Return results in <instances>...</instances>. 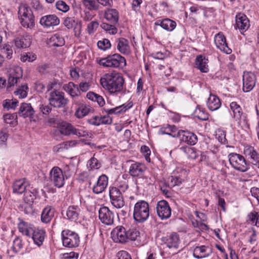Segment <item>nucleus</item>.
<instances>
[{"label":"nucleus","mask_w":259,"mask_h":259,"mask_svg":"<svg viewBox=\"0 0 259 259\" xmlns=\"http://www.w3.org/2000/svg\"><path fill=\"white\" fill-rule=\"evenodd\" d=\"M102 87L112 96H117L123 93L124 79L122 75L115 71L104 74L100 78Z\"/></svg>","instance_id":"nucleus-1"},{"label":"nucleus","mask_w":259,"mask_h":259,"mask_svg":"<svg viewBox=\"0 0 259 259\" xmlns=\"http://www.w3.org/2000/svg\"><path fill=\"white\" fill-rule=\"evenodd\" d=\"M140 232L135 229H127L122 226H118L111 233L112 240L116 243H125L129 241L136 240Z\"/></svg>","instance_id":"nucleus-2"},{"label":"nucleus","mask_w":259,"mask_h":259,"mask_svg":"<svg viewBox=\"0 0 259 259\" xmlns=\"http://www.w3.org/2000/svg\"><path fill=\"white\" fill-rule=\"evenodd\" d=\"M98 63L104 67L113 68H123L126 64L125 58L117 53L100 59Z\"/></svg>","instance_id":"nucleus-3"},{"label":"nucleus","mask_w":259,"mask_h":259,"mask_svg":"<svg viewBox=\"0 0 259 259\" xmlns=\"http://www.w3.org/2000/svg\"><path fill=\"white\" fill-rule=\"evenodd\" d=\"M134 219L139 223L146 221L149 216V204L144 200L138 201L134 206Z\"/></svg>","instance_id":"nucleus-4"},{"label":"nucleus","mask_w":259,"mask_h":259,"mask_svg":"<svg viewBox=\"0 0 259 259\" xmlns=\"http://www.w3.org/2000/svg\"><path fill=\"white\" fill-rule=\"evenodd\" d=\"M228 159L232 167L236 170L245 172L249 168V164L242 155L231 153L228 155Z\"/></svg>","instance_id":"nucleus-5"},{"label":"nucleus","mask_w":259,"mask_h":259,"mask_svg":"<svg viewBox=\"0 0 259 259\" xmlns=\"http://www.w3.org/2000/svg\"><path fill=\"white\" fill-rule=\"evenodd\" d=\"M62 243L64 246L69 248L77 247L79 244V235L76 232L68 229L61 232Z\"/></svg>","instance_id":"nucleus-6"},{"label":"nucleus","mask_w":259,"mask_h":259,"mask_svg":"<svg viewBox=\"0 0 259 259\" xmlns=\"http://www.w3.org/2000/svg\"><path fill=\"white\" fill-rule=\"evenodd\" d=\"M49 101L51 106L57 108H65L69 102L68 99L65 97L64 93L57 90L50 93Z\"/></svg>","instance_id":"nucleus-7"},{"label":"nucleus","mask_w":259,"mask_h":259,"mask_svg":"<svg viewBox=\"0 0 259 259\" xmlns=\"http://www.w3.org/2000/svg\"><path fill=\"white\" fill-rule=\"evenodd\" d=\"M146 169L147 167L144 164L135 162L130 165L128 172L132 177L145 179L146 183H150V178L145 175Z\"/></svg>","instance_id":"nucleus-8"},{"label":"nucleus","mask_w":259,"mask_h":259,"mask_svg":"<svg viewBox=\"0 0 259 259\" xmlns=\"http://www.w3.org/2000/svg\"><path fill=\"white\" fill-rule=\"evenodd\" d=\"M49 175L50 181L55 187L60 188L64 185L66 179L61 168L54 166L50 170Z\"/></svg>","instance_id":"nucleus-9"},{"label":"nucleus","mask_w":259,"mask_h":259,"mask_svg":"<svg viewBox=\"0 0 259 259\" xmlns=\"http://www.w3.org/2000/svg\"><path fill=\"white\" fill-rule=\"evenodd\" d=\"M110 202L112 205L116 208H121L124 205V201L122 193L119 189L115 187L109 189Z\"/></svg>","instance_id":"nucleus-10"},{"label":"nucleus","mask_w":259,"mask_h":259,"mask_svg":"<svg viewBox=\"0 0 259 259\" xmlns=\"http://www.w3.org/2000/svg\"><path fill=\"white\" fill-rule=\"evenodd\" d=\"M99 218L102 223L107 226L114 224L115 214L108 207L102 206L98 211Z\"/></svg>","instance_id":"nucleus-11"},{"label":"nucleus","mask_w":259,"mask_h":259,"mask_svg":"<svg viewBox=\"0 0 259 259\" xmlns=\"http://www.w3.org/2000/svg\"><path fill=\"white\" fill-rule=\"evenodd\" d=\"M23 71L19 66H14L10 70L9 77L8 80L7 90L11 91V88L16 84L22 78Z\"/></svg>","instance_id":"nucleus-12"},{"label":"nucleus","mask_w":259,"mask_h":259,"mask_svg":"<svg viewBox=\"0 0 259 259\" xmlns=\"http://www.w3.org/2000/svg\"><path fill=\"white\" fill-rule=\"evenodd\" d=\"M256 81V76L253 73L244 72L243 75V91L249 92L252 90L255 85Z\"/></svg>","instance_id":"nucleus-13"},{"label":"nucleus","mask_w":259,"mask_h":259,"mask_svg":"<svg viewBox=\"0 0 259 259\" xmlns=\"http://www.w3.org/2000/svg\"><path fill=\"white\" fill-rule=\"evenodd\" d=\"M174 138H179L181 141L190 145H194L198 141L197 136L188 131H179Z\"/></svg>","instance_id":"nucleus-14"},{"label":"nucleus","mask_w":259,"mask_h":259,"mask_svg":"<svg viewBox=\"0 0 259 259\" xmlns=\"http://www.w3.org/2000/svg\"><path fill=\"white\" fill-rule=\"evenodd\" d=\"M156 211L158 216L161 220L168 219L171 215V208L166 200H160L156 205Z\"/></svg>","instance_id":"nucleus-15"},{"label":"nucleus","mask_w":259,"mask_h":259,"mask_svg":"<svg viewBox=\"0 0 259 259\" xmlns=\"http://www.w3.org/2000/svg\"><path fill=\"white\" fill-rule=\"evenodd\" d=\"M73 104L77 106L74 115L77 118H82L93 111V109L90 106L81 101L74 100Z\"/></svg>","instance_id":"nucleus-16"},{"label":"nucleus","mask_w":259,"mask_h":259,"mask_svg":"<svg viewBox=\"0 0 259 259\" xmlns=\"http://www.w3.org/2000/svg\"><path fill=\"white\" fill-rule=\"evenodd\" d=\"M244 154L246 157L250 160V162L259 169V154L254 148L250 145L244 147Z\"/></svg>","instance_id":"nucleus-17"},{"label":"nucleus","mask_w":259,"mask_h":259,"mask_svg":"<svg viewBox=\"0 0 259 259\" xmlns=\"http://www.w3.org/2000/svg\"><path fill=\"white\" fill-rule=\"evenodd\" d=\"M162 242L169 248L177 249L179 247L180 238L176 233H171L162 238Z\"/></svg>","instance_id":"nucleus-18"},{"label":"nucleus","mask_w":259,"mask_h":259,"mask_svg":"<svg viewBox=\"0 0 259 259\" xmlns=\"http://www.w3.org/2000/svg\"><path fill=\"white\" fill-rule=\"evenodd\" d=\"M214 42L217 48L221 51L227 54L231 53L232 50L228 47L226 38L222 33L220 32L215 35Z\"/></svg>","instance_id":"nucleus-19"},{"label":"nucleus","mask_w":259,"mask_h":259,"mask_svg":"<svg viewBox=\"0 0 259 259\" xmlns=\"http://www.w3.org/2000/svg\"><path fill=\"white\" fill-rule=\"evenodd\" d=\"M108 184V177L103 174L100 176L96 183L93 187V192L95 194H100L103 192L106 188Z\"/></svg>","instance_id":"nucleus-20"},{"label":"nucleus","mask_w":259,"mask_h":259,"mask_svg":"<svg viewBox=\"0 0 259 259\" xmlns=\"http://www.w3.org/2000/svg\"><path fill=\"white\" fill-rule=\"evenodd\" d=\"M31 236L34 244L38 246H40L42 245L46 237V232L45 230L42 228H33Z\"/></svg>","instance_id":"nucleus-21"},{"label":"nucleus","mask_w":259,"mask_h":259,"mask_svg":"<svg viewBox=\"0 0 259 259\" xmlns=\"http://www.w3.org/2000/svg\"><path fill=\"white\" fill-rule=\"evenodd\" d=\"M39 23L44 27H50L58 25L60 20L55 15H48L42 16L40 19Z\"/></svg>","instance_id":"nucleus-22"},{"label":"nucleus","mask_w":259,"mask_h":259,"mask_svg":"<svg viewBox=\"0 0 259 259\" xmlns=\"http://www.w3.org/2000/svg\"><path fill=\"white\" fill-rule=\"evenodd\" d=\"M250 26L249 20L244 14H239L236 16L235 27L241 30L246 31Z\"/></svg>","instance_id":"nucleus-23"},{"label":"nucleus","mask_w":259,"mask_h":259,"mask_svg":"<svg viewBox=\"0 0 259 259\" xmlns=\"http://www.w3.org/2000/svg\"><path fill=\"white\" fill-rule=\"evenodd\" d=\"M230 110L233 113L232 116L234 119L240 123L244 120V116L240 106L236 102H232L230 104Z\"/></svg>","instance_id":"nucleus-24"},{"label":"nucleus","mask_w":259,"mask_h":259,"mask_svg":"<svg viewBox=\"0 0 259 259\" xmlns=\"http://www.w3.org/2000/svg\"><path fill=\"white\" fill-rule=\"evenodd\" d=\"M154 25L160 26L163 29L171 32L173 31L177 25L176 22L169 18L158 20L155 22Z\"/></svg>","instance_id":"nucleus-25"},{"label":"nucleus","mask_w":259,"mask_h":259,"mask_svg":"<svg viewBox=\"0 0 259 259\" xmlns=\"http://www.w3.org/2000/svg\"><path fill=\"white\" fill-rule=\"evenodd\" d=\"M34 114V110L30 103H23L19 108L18 114L24 118L33 117Z\"/></svg>","instance_id":"nucleus-26"},{"label":"nucleus","mask_w":259,"mask_h":259,"mask_svg":"<svg viewBox=\"0 0 259 259\" xmlns=\"http://www.w3.org/2000/svg\"><path fill=\"white\" fill-rule=\"evenodd\" d=\"M16 47L18 49H24L29 47L31 43V38L29 35L26 34L18 37L14 40Z\"/></svg>","instance_id":"nucleus-27"},{"label":"nucleus","mask_w":259,"mask_h":259,"mask_svg":"<svg viewBox=\"0 0 259 259\" xmlns=\"http://www.w3.org/2000/svg\"><path fill=\"white\" fill-rule=\"evenodd\" d=\"M80 208L77 205L69 206L66 211L67 219L72 222H76L79 219Z\"/></svg>","instance_id":"nucleus-28"},{"label":"nucleus","mask_w":259,"mask_h":259,"mask_svg":"<svg viewBox=\"0 0 259 259\" xmlns=\"http://www.w3.org/2000/svg\"><path fill=\"white\" fill-rule=\"evenodd\" d=\"M206 105L208 108L213 111L219 109L221 107L222 103L217 96L210 94L206 101Z\"/></svg>","instance_id":"nucleus-29"},{"label":"nucleus","mask_w":259,"mask_h":259,"mask_svg":"<svg viewBox=\"0 0 259 259\" xmlns=\"http://www.w3.org/2000/svg\"><path fill=\"white\" fill-rule=\"evenodd\" d=\"M118 51L124 55H128L130 53V47L128 41L124 38H119L116 40Z\"/></svg>","instance_id":"nucleus-30"},{"label":"nucleus","mask_w":259,"mask_h":259,"mask_svg":"<svg viewBox=\"0 0 259 259\" xmlns=\"http://www.w3.org/2000/svg\"><path fill=\"white\" fill-rule=\"evenodd\" d=\"M104 17L110 23L116 24L119 19L118 12L114 9H108L105 11Z\"/></svg>","instance_id":"nucleus-31"},{"label":"nucleus","mask_w":259,"mask_h":259,"mask_svg":"<svg viewBox=\"0 0 259 259\" xmlns=\"http://www.w3.org/2000/svg\"><path fill=\"white\" fill-rule=\"evenodd\" d=\"M133 103L130 102L127 104H122V105L113 108L106 109L104 108L105 112L108 115L117 114L122 112H124L133 106Z\"/></svg>","instance_id":"nucleus-32"},{"label":"nucleus","mask_w":259,"mask_h":259,"mask_svg":"<svg viewBox=\"0 0 259 259\" xmlns=\"http://www.w3.org/2000/svg\"><path fill=\"white\" fill-rule=\"evenodd\" d=\"M54 215V209L50 206H46L41 214V221L44 223L50 222Z\"/></svg>","instance_id":"nucleus-33"},{"label":"nucleus","mask_w":259,"mask_h":259,"mask_svg":"<svg viewBox=\"0 0 259 259\" xmlns=\"http://www.w3.org/2000/svg\"><path fill=\"white\" fill-rule=\"evenodd\" d=\"M208 59L201 55L198 56L196 59V67L202 72L206 73L208 72Z\"/></svg>","instance_id":"nucleus-34"},{"label":"nucleus","mask_w":259,"mask_h":259,"mask_svg":"<svg viewBox=\"0 0 259 259\" xmlns=\"http://www.w3.org/2000/svg\"><path fill=\"white\" fill-rule=\"evenodd\" d=\"M63 89L72 97L78 96L80 95V91L78 85L75 84L72 82H69L63 85Z\"/></svg>","instance_id":"nucleus-35"},{"label":"nucleus","mask_w":259,"mask_h":259,"mask_svg":"<svg viewBox=\"0 0 259 259\" xmlns=\"http://www.w3.org/2000/svg\"><path fill=\"white\" fill-rule=\"evenodd\" d=\"M210 250L208 247L205 246H197L194 250L193 255L195 258H204L209 255Z\"/></svg>","instance_id":"nucleus-36"},{"label":"nucleus","mask_w":259,"mask_h":259,"mask_svg":"<svg viewBox=\"0 0 259 259\" xmlns=\"http://www.w3.org/2000/svg\"><path fill=\"white\" fill-rule=\"evenodd\" d=\"M89 132L85 130L84 127L79 125L74 126L71 124V135H75L78 137L87 138L89 137Z\"/></svg>","instance_id":"nucleus-37"},{"label":"nucleus","mask_w":259,"mask_h":259,"mask_svg":"<svg viewBox=\"0 0 259 259\" xmlns=\"http://www.w3.org/2000/svg\"><path fill=\"white\" fill-rule=\"evenodd\" d=\"M179 149L186 154L189 158L195 159L199 155L200 151H197L194 148L188 146H182Z\"/></svg>","instance_id":"nucleus-38"},{"label":"nucleus","mask_w":259,"mask_h":259,"mask_svg":"<svg viewBox=\"0 0 259 259\" xmlns=\"http://www.w3.org/2000/svg\"><path fill=\"white\" fill-rule=\"evenodd\" d=\"M19 20L33 15L31 8L26 4H21L18 12Z\"/></svg>","instance_id":"nucleus-39"},{"label":"nucleus","mask_w":259,"mask_h":259,"mask_svg":"<svg viewBox=\"0 0 259 259\" xmlns=\"http://www.w3.org/2000/svg\"><path fill=\"white\" fill-rule=\"evenodd\" d=\"M21 25L24 28L31 29L35 26L34 16L33 15L20 20Z\"/></svg>","instance_id":"nucleus-40"},{"label":"nucleus","mask_w":259,"mask_h":259,"mask_svg":"<svg viewBox=\"0 0 259 259\" xmlns=\"http://www.w3.org/2000/svg\"><path fill=\"white\" fill-rule=\"evenodd\" d=\"M50 45L54 47H61L65 44L64 38L59 34L52 35L49 39Z\"/></svg>","instance_id":"nucleus-41"},{"label":"nucleus","mask_w":259,"mask_h":259,"mask_svg":"<svg viewBox=\"0 0 259 259\" xmlns=\"http://www.w3.org/2000/svg\"><path fill=\"white\" fill-rule=\"evenodd\" d=\"M33 228L31 225L25 222H21L18 225L19 231L23 235L28 237L31 236Z\"/></svg>","instance_id":"nucleus-42"},{"label":"nucleus","mask_w":259,"mask_h":259,"mask_svg":"<svg viewBox=\"0 0 259 259\" xmlns=\"http://www.w3.org/2000/svg\"><path fill=\"white\" fill-rule=\"evenodd\" d=\"M28 91V87L27 84H24L19 86L17 90L14 91V95L20 99H23L27 97Z\"/></svg>","instance_id":"nucleus-43"},{"label":"nucleus","mask_w":259,"mask_h":259,"mask_svg":"<svg viewBox=\"0 0 259 259\" xmlns=\"http://www.w3.org/2000/svg\"><path fill=\"white\" fill-rule=\"evenodd\" d=\"M13 188L14 192L22 194L25 191L26 185L24 181L21 179L16 181L13 184Z\"/></svg>","instance_id":"nucleus-44"},{"label":"nucleus","mask_w":259,"mask_h":259,"mask_svg":"<svg viewBox=\"0 0 259 259\" xmlns=\"http://www.w3.org/2000/svg\"><path fill=\"white\" fill-rule=\"evenodd\" d=\"M194 115L198 119L201 120H207L208 119V114L205 109L198 106L194 111Z\"/></svg>","instance_id":"nucleus-45"},{"label":"nucleus","mask_w":259,"mask_h":259,"mask_svg":"<svg viewBox=\"0 0 259 259\" xmlns=\"http://www.w3.org/2000/svg\"><path fill=\"white\" fill-rule=\"evenodd\" d=\"M71 124L67 122H62L59 125L58 130L61 135L69 136L71 135Z\"/></svg>","instance_id":"nucleus-46"},{"label":"nucleus","mask_w":259,"mask_h":259,"mask_svg":"<svg viewBox=\"0 0 259 259\" xmlns=\"http://www.w3.org/2000/svg\"><path fill=\"white\" fill-rule=\"evenodd\" d=\"M83 5L89 10L97 11L99 8V3L95 0H82Z\"/></svg>","instance_id":"nucleus-47"},{"label":"nucleus","mask_w":259,"mask_h":259,"mask_svg":"<svg viewBox=\"0 0 259 259\" xmlns=\"http://www.w3.org/2000/svg\"><path fill=\"white\" fill-rule=\"evenodd\" d=\"M101 162L94 157H92L88 160L87 164L89 170L98 169L101 167Z\"/></svg>","instance_id":"nucleus-48"},{"label":"nucleus","mask_w":259,"mask_h":259,"mask_svg":"<svg viewBox=\"0 0 259 259\" xmlns=\"http://www.w3.org/2000/svg\"><path fill=\"white\" fill-rule=\"evenodd\" d=\"M29 195L30 198L27 199L28 201H29L30 203H28L26 204H25L23 207L24 208V212L25 213L28 214L30 213L32 211V208L31 206V204L33 201L34 195L33 194L31 195V193L30 192H26L25 194V197L27 198L28 195Z\"/></svg>","instance_id":"nucleus-49"},{"label":"nucleus","mask_w":259,"mask_h":259,"mask_svg":"<svg viewBox=\"0 0 259 259\" xmlns=\"http://www.w3.org/2000/svg\"><path fill=\"white\" fill-rule=\"evenodd\" d=\"M248 221L251 225L259 227V213L255 211L251 212L248 215Z\"/></svg>","instance_id":"nucleus-50"},{"label":"nucleus","mask_w":259,"mask_h":259,"mask_svg":"<svg viewBox=\"0 0 259 259\" xmlns=\"http://www.w3.org/2000/svg\"><path fill=\"white\" fill-rule=\"evenodd\" d=\"M116 24H108L103 22L101 24V28L108 32L110 34H115L117 32V29L115 26Z\"/></svg>","instance_id":"nucleus-51"},{"label":"nucleus","mask_w":259,"mask_h":259,"mask_svg":"<svg viewBox=\"0 0 259 259\" xmlns=\"http://www.w3.org/2000/svg\"><path fill=\"white\" fill-rule=\"evenodd\" d=\"M98 48L103 51H106L110 49L111 44L110 40L107 38H103L97 42Z\"/></svg>","instance_id":"nucleus-52"},{"label":"nucleus","mask_w":259,"mask_h":259,"mask_svg":"<svg viewBox=\"0 0 259 259\" xmlns=\"http://www.w3.org/2000/svg\"><path fill=\"white\" fill-rule=\"evenodd\" d=\"M18 105V101L16 99H7L4 101L3 107L7 110L15 109Z\"/></svg>","instance_id":"nucleus-53"},{"label":"nucleus","mask_w":259,"mask_h":259,"mask_svg":"<svg viewBox=\"0 0 259 259\" xmlns=\"http://www.w3.org/2000/svg\"><path fill=\"white\" fill-rule=\"evenodd\" d=\"M2 52L6 55L7 59H11L13 54L12 46L8 44H4L2 49Z\"/></svg>","instance_id":"nucleus-54"},{"label":"nucleus","mask_w":259,"mask_h":259,"mask_svg":"<svg viewBox=\"0 0 259 259\" xmlns=\"http://www.w3.org/2000/svg\"><path fill=\"white\" fill-rule=\"evenodd\" d=\"M74 166L73 165H66L62 169V173L66 179L71 177L74 173Z\"/></svg>","instance_id":"nucleus-55"},{"label":"nucleus","mask_w":259,"mask_h":259,"mask_svg":"<svg viewBox=\"0 0 259 259\" xmlns=\"http://www.w3.org/2000/svg\"><path fill=\"white\" fill-rule=\"evenodd\" d=\"M3 117L4 121L7 124L13 125L17 122V115L15 113L6 114Z\"/></svg>","instance_id":"nucleus-56"},{"label":"nucleus","mask_w":259,"mask_h":259,"mask_svg":"<svg viewBox=\"0 0 259 259\" xmlns=\"http://www.w3.org/2000/svg\"><path fill=\"white\" fill-rule=\"evenodd\" d=\"M36 58V56L35 54H32L31 53H27L22 55L20 58V60L23 62L26 61L31 62L35 60Z\"/></svg>","instance_id":"nucleus-57"},{"label":"nucleus","mask_w":259,"mask_h":259,"mask_svg":"<svg viewBox=\"0 0 259 259\" xmlns=\"http://www.w3.org/2000/svg\"><path fill=\"white\" fill-rule=\"evenodd\" d=\"M99 26V23L97 21H93L89 23L87 26V31L90 34L94 33Z\"/></svg>","instance_id":"nucleus-58"},{"label":"nucleus","mask_w":259,"mask_h":259,"mask_svg":"<svg viewBox=\"0 0 259 259\" xmlns=\"http://www.w3.org/2000/svg\"><path fill=\"white\" fill-rule=\"evenodd\" d=\"M56 7L58 10L64 13L69 10V6L62 1H58L56 3Z\"/></svg>","instance_id":"nucleus-59"},{"label":"nucleus","mask_w":259,"mask_h":259,"mask_svg":"<svg viewBox=\"0 0 259 259\" xmlns=\"http://www.w3.org/2000/svg\"><path fill=\"white\" fill-rule=\"evenodd\" d=\"M39 109L40 111L44 115H48L52 111V108L50 105L42 104L39 105Z\"/></svg>","instance_id":"nucleus-60"},{"label":"nucleus","mask_w":259,"mask_h":259,"mask_svg":"<svg viewBox=\"0 0 259 259\" xmlns=\"http://www.w3.org/2000/svg\"><path fill=\"white\" fill-rule=\"evenodd\" d=\"M183 179L178 176H172L170 178L169 185L170 187L178 186L182 183Z\"/></svg>","instance_id":"nucleus-61"},{"label":"nucleus","mask_w":259,"mask_h":259,"mask_svg":"<svg viewBox=\"0 0 259 259\" xmlns=\"http://www.w3.org/2000/svg\"><path fill=\"white\" fill-rule=\"evenodd\" d=\"M23 247L22 240L20 238H16L13 241V248L14 251H19Z\"/></svg>","instance_id":"nucleus-62"},{"label":"nucleus","mask_w":259,"mask_h":259,"mask_svg":"<svg viewBox=\"0 0 259 259\" xmlns=\"http://www.w3.org/2000/svg\"><path fill=\"white\" fill-rule=\"evenodd\" d=\"M75 23L74 18L67 17L64 21V25L68 29L72 28Z\"/></svg>","instance_id":"nucleus-63"},{"label":"nucleus","mask_w":259,"mask_h":259,"mask_svg":"<svg viewBox=\"0 0 259 259\" xmlns=\"http://www.w3.org/2000/svg\"><path fill=\"white\" fill-rule=\"evenodd\" d=\"M141 152L144 154L146 161L150 162V158L149 156L151 153V151L149 147L145 145L142 146L141 148Z\"/></svg>","instance_id":"nucleus-64"}]
</instances>
